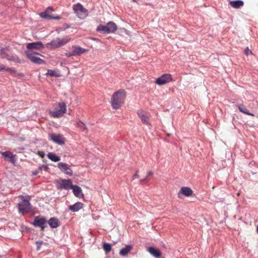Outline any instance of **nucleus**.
Instances as JSON below:
<instances>
[{"label": "nucleus", "mask_w": 258, "mask_h": 258, "mask_svg": "<svg viewBox=\"0 0 258 258\" xmlns=\"http://www.w3.org/2000/svg\"><path fill=\"white\" fill-rule=\"evenodd\" d=\"M126 98V93L124 90H119L114 92L111 96V104L114 109H119L123 103Z\"/></svg>", "instance_id": "1"}, {"label": "nucleus", "mask_w": 258, "mask_h": 258, "mask_svg": "<svg viewBox=\"0 0 258 258\" xmlns=\"http://www.w3.org/2000/svg\"><path fill=\"white\" fill-rule=\"evenodd\" d=\"M70 41L69 38L60 39L56 38L52 40L50 42H48L46 44V46L48 49L53 50L59 48L66 44Z\"/></svg>", "instance_id": "2"}, {"label": "nucleus", "mask_w": 258, "mask_h": 258, "mask_svg": "<svg viewBox=\"0 0 258 258\" xmlns=\"http://www.w3.org/2000/svg\"><path fill=\"white\" fill-rule=\"evenodd\" d=\"M20 197L21 198L22 201L18 204V208L19 213L23 214L31 210V204L30 203V198L24 199L23 196H21Z\"/></svg>", "instance_id": "3"}, {"label": "nucleus", "mask_w": 258, "mask_h": 258, "mask_svg": "<svg viewBox=\"0 0 258 258\" xmlns=\"http://www.w3.org/2000/svg\"><path fill=\"white\" fill-rule=\"evenodd\" d=\"M25 53L28 58L33 63L38 64L45 63L44 60L36 56V54L40 55L39 53L34 52L33 50H25Z\"/></svg>", "instance_id": "4"}, {"label": "nucleus", "mask_w": 258, "mask_h": 258, "mask_svg": "<svg viewBox=\"0 0 258 258\" xmlns=\"http://www.w3.org/2000/svg\"><path fill=\"white\" fill-rule=\"evenodd\" d=\"M58 109L56 108L54 110L50 111V114L56 118H58L62 116L63 114L66 112V104L64 102H59L58 103Z\"/></svg>", "instance_id": "5"}, {"label": "nucleus", "mask_w": 258, "mask_h": 258, "mask_svg": "<svg viewBox=\"0 0 258 258\" xmlns=\"http://www.w3.org/2000/svg\"><path fill=\"white\" fill-rule=\"evenodd\" d=\"M73 10L80 19H84L88 15V11L80 3L74 5L73 6Z\"/></svg>", "instance_id": "6"}, {"label": "nucleus", "mask_w": 258, "mask_h": 258, "mask_svg": "<svg viewBox=\"0 0 258 258\" xmlns=\"http://www.w3.org/2000/svg\"><path fill=\"white\" fill-rule=\"evenodd\" d=\"M56 187L58 189L68 190L73 186L71 179H60L56 181Z\"/></svg>", "instance_id": "7"}, {"label": "nucleus", "mask_w": 258, "mask_h": 258, "mask_svg": "<svg viewBox=\"0 0 258 258\" xmlns=\"http://www.w3.org/2000/svg\"><path fill=\"white\" fill-rule=\"evenodd\" d=\"M32 224L34 226L40 228L42 230L47 227V223L46 218L41 216H37L35 217L32 223Z\"/></svg>", "instance_id": "8"}, {"label": "nucleus", "mask_w": 258, "mask_h": 258, "mask_svg": "<svg viewBox=\"0 0 258 258\" xmlns=\"http://www.w3.org/2000/svg\"><path fill=\"white\" fill-rule=\"evenodd\" d=\"M172 81V76L170 74H164L156 79L155 83L158 85H163Z\"/></svg>", "instance_id": "9"}, {"label": "nucleus", "mask_w": 258, "mask_h": 258, "mask_svg": "<svg viewBox=\"0 0 258 258\" xmlns=\"http://www.w3.org/2000/svg\"><path fill=\"white\" fill-rule=\"evenodd\" d=\"M50 139L54 143L60 145L65 143V138L60 134H51L49 135Z\"/></svg>", "instance_id": "10"}, {"label": "nucleus", "mask_w": 258, "mask_h": 258, "mask_svg": "<svg viewBox=\"0 0 258 258\" xmlns=\"http://www.w3.org/2000/svg\"><path fill=\"white\" fill-rule=\"evenodd\" d=\"M2 155L5 161L11 163L15 164L17 161L16 155L13 154L10 151H5L2 152Z\"/></svg>", "instance_id": "11"}, {"label": "nucleus", "mask_w": 258, "mask_h": 258, "mask_svg": "<svg viewBox=\"0 0 258 258\" xmlns=\"http://www.w3.org/2000/svg\"><path fill=\"white\" fill-rule=\"evenodd\" d=\"M58 167L60 170L64 172L65 174L72 176L73 175V171L70 166L67 164L63 162H59L58 163Z\"/></svg>", "instance_id": "12"}, {"label": "nucleus", "mask_w": 258, "mask_h": 258, "mask_svg": "<svg viewBox=\"0 0 258 258\" xmlns=\"http://www.w3.org/2000/svg\"><path fill=\"white\" fill-rule=\"evenodd\" d=\"M193 194L192 190L189 187L182 186L178 191L177 195L178 197L182 199L181 196L183 195L185 197H189Z\"/></svg>", "instance_id": "13"}, {"label": "nucleus", "mask_w": 258, "mask_h": 258, "mask_svg": "<svg viewBox=\"0 0 258 258\" xmlns=\"http://www.w3.org/2000/svg\"><path fill=\"white\" fill-rule=\"evenodd\" d=\"M43 48L44 45L41 41L29 43L27 45L28 50H32V49L41 50Z\"/></svg>", "instance_id": "14"}, {"label": "nucleus", "mask_w": 258, "mask_h": 258, "mask_svg": "<svg viewBox=\"0 0 258 258\" xmlns=\"http://www.w3.org/2000/svg\"><path fill=\"white\" fill-rule=\"evenodd\" d=\"M84 204L80 202H76L72 205L68 207V209L72 212H77L83 208Z\"/></svg>", "instance_id": "15"}, {"label": "nucleus", "mask_w": 258, "mask_h": 258, "mask_svg": "<svg viewBox=\"0 0 258 258\" xmlns=\"http://www.w3.org/2000/svg\"><path fill=\"white\" fill-rule=\"evenodd\" d=\"M71 189H73L74 195L78 198H82L84 197V195L82 193V190L81 188L77 185H73Z\"/></svg>", "instance_id": "16"}, {"label": "nucleus", "mask_w": 258, "mask_h": 258, "mask_svg": "<svg viewBox=\"0 0 258 258\" xmlns=\"http://www.w3.org/2000/svg\"><path fill=\"white\" fill-rule=\"evenodd\" d=\"M47 224L49 225L50 228L54 229L59 226V221L58 219L55 217L50 218L48 221Z\"/></svg>", "instance_id": "17"}, {"label": "nucleus", "mask_w": 258, "mask_h": 258, "mask_svg": "<svg viewBox=\"0 0 258 258\" xmlns=\"http://www.w3.org/2000/svg\"><path fill=\"white\" fill-rule=\"evenodd\" d=\"M148 251L151 254L156 258H159L161 255V252L160 250L158 248L153 246L149 247Z\"/></svg>", "instance_id": "18"}, {"label": "nucleus", "mask_w": 258, "mask_h": 258, "mask_svg": "<svg viewBox=\"0 0 258 258\" xmlns=\"http://www.w3.org/2000/svg\"><path fill=\"white\" fill-rule=\"evenodd\" d=\"M72 49L75 56L80 55L87 51V49L77 45L73 46Z\"/></svg>", "instance_id": "19"}, {"label": "nucleus", "mask_w": 258, "mask_h": 258, "mask_svg": "<svg viewBox=\"0 0 258 258\" xmlns=\"http://www.w3.org/2000/svg\"><path fill=\"white\" fill-rule=\"evenodd\" d=\"M8 60L19 63L24 62L23 59H21L17 55L14 53H10Z\"/></svg>", "instance_id": "20"}, {"label": "nucleus", "mask_w": 258, "mask_h": 258, "mask_svg": "<svg viewBox=\"0 0 258 258\" xmlns=\"http://www.w3.org/2000/svg\"><path fill=\"white\" fill-rule=\"evenodd\" d=\"M229 4L233 8L239 9L243 6L244 2L242 0H235L230 1Z\"/></svg>", "instance_id": "21"}, {"label": "nucleus", "mask_w": 258, "mask_h": 258, "mask_svg": "<svg viewBox=\"0 0 258 258\" xmlns=\"http://www.w3.org/2000/svg\"><path fill=\"white\" fill-rule=\"evenodd\" d=\"M75 125L77 127L79 128L82 132H84L85 133H88V130L87 128L86 125L82 121L79 120V121L75 123Z\"/></svg>", "instance_id": "22"}, {"label": "nucleus", "mask_w": 258, "mask_h": 258, "mask_svg": "<svg viewBox=\"0 0 258 258\" xmlns=\"http://www.w3.org/2000/svg\"><path fill=\"white\" fill-rule=\"evenodd\" d=\"M107 27L108 28L109 33L115 32L117 29V25L114 22L112 21H110L108 22L107 23Z\"/></svg>", "instance_id": "23"}, {"label": "nucleus", "mask_w": 258, "mask_h": 258, "mask_svg": "<svg viewBox=\"0 0 258 258\" xmlns=\"http://www.w3.org/2000/svg\"><path fill=\"white\" fill-rule=\"evenodd\" d=\"M108 28L106 25L102 24L99 25L96 29V31L98 32H102L104 34H109Z\"/></svg>", "instance_id": "24"}, {"label": "nucleus", "mask_w": 258, "mask_h": 258, "mask_svg": "<svg viewBox=\"0 0 258 258\" xmlns=\"http://www.w3.org/2000/svg\"><path fill=\"white\" fill-rule=\"evenodd\" d=\"M133 246L131 245H127L125 247L122 248L119 252L121 255H126L132 249Z\"/></svg>", "instance_id": "25"}, {"label": "nucleus", "mask_w": 258, "mask_h": 258, "mask_svg": "<svg viewBox=\"0 0 258 258\" xmlns=\"http://www.w3.org/2000/svg\"><path fill=\"white\" fill-rule=\"evenodd\" d=\"M47 157L49 159L53 162H58L60 160L59 156H57L56 154L53 153H49L47 154Z\"/></svg>", "instance_id": "26"}, {"label": "nucleus", "mask_w": 258, "mask_h": 258, "mask_svg": "<svg viewBox=\"0 0 258 258\" xmlns=\"http://www.w3.org/2000/svg\"><path fill=\"white\" fill-rule=\"evenodd\" d=\"M238 109L240 112H241L245 114L251 115V116H254V114L252 113L249 112V111L246 109V108L243 104H240L238 105Z\"/></svg>", "instance_id": "27"}, {"label": "nucleus", "mask_w": 258, "mask_h": 258, "mask_svg": "<svg viewBox=\"0 0 258 258\" xmlns=\"http://www.w3.org/2000/svg\"><path fill=\"white\" fill-rule=\"evenodd\" d=\"M6 71L10 73V74L15 77L21 76L22 74L21 73L17 72L14 69L12 68H5Z\"/></svg>", "instance_id": "28"}, {"label": "nucleus", "mask_w": 258, "mask_h": 258, "mask_svg": "<svg viewBox=\"0 0 258 258\" xmlns=\"http://www.w3.org/2000/svg\"><path fill=\"white\" fill-rule=\"evenodd\" d=\"M40 16L46 20L54 19V16L48 14L46 11L41 13L40 14Z\"/></svg>", "instance_id": "29"}, {"label": "nucleus", "mask_w": 258, "mask_h": 258, "mask_svg": "<svg viewBox=\"0 0 258 258\" xmlns=\"http://www.w3.org/2000/svg\"><path fill=\"white\" fill-rule=\"evenodd\" d=\"M46 75L47 76H50L51 77H58L60 75L59 74L56 73L54 70L49 69L47 70V73H46Z\"/></svg>", "instance_id": "30"}, {"label": "nucleus", "mask_w": 258, "mask_h": 258, "mask_svg": "<svg viewBox=\"0 0 258 258\" xmlns=\"http://www.w3.org/2000/svg\"><path fill=\"white\" fill-rule=\"evenodd\" d=\"M103 247L106 252H109L111 251L112 247L110 243H104Z\"/></svg>", "instance_id": "31"}, {"label": "nucleus", "mask_w": 258, "mask_h": 258, "mask_svg": "<svg viewBox=\"0 0 258 258\" xmlns=\"http://www.w3.org/2000/svg\"><path fill=\"white\" fill-rule=\"evenodd\" d=\"M149 116L146 114L144 116L142 115V117L140 118L142 122L146 125H150V123L149 122Z\"/></svg>", "instance_id": "32"}, {"label": "nucleus", "mask_w": 258, "mask_h": 258, "mask_svg": "<svg viewBox=\"0 0 258 258\" xmlns=\"http://www.w3.org/2000/svg\"><path fill=\"white\" fill-rule=\"evenodd\" d=\"M9 54H10L7 53L5 51V49H1V52H0V55H1L2 58H7L8 59V57H9Z\"/></svg>", "instance_id": "33"}, {"label": "nucleus", "mask_w": 258, "mask_h": 258, "mask_svg": "<svg viewBox=\"0 0 258 258\" xmlns=\"http://www.w3.org/2000/svg\"><path fill=\"white\" fill-rule=\"evenodd\" d=\"M37 248L36 249L38 250L40 248L42 244H43V241L42 240H37L36 241Z\"/></svg>", "instance_id": "34"}, {"label": "nucleus", "mask_w": 258, "mask_h": 258, "mask_svg": "<svg viewBox=\"0 0 258 258\" xmlns=\"http://www.w3.org/2000/svg\"><path fill=\"white\" fill-rule=\"evenodd\" d=\"M65 55L68 57H70L73 56H75L73 50H72V51L66 52L65 53Z\"/></svg>", "instance_id": "35"}, {"label": "nucleus", "mask_w": 258, "mask_h": 258, "mask_svg": "<svg viewBox=\"0 0 258 258\" xmlns=\"http://www.w3.org/2000/svg\"><path fill=\"white\" fill-rule=\"evenodd\" d=\"M244 52L246 55H249L250 54H252V51L247 47L244 51Z\"/></svg>", "instance_id": "36"}, {"label": "nucleus", "mask_w": 258, "mask_h": 258, "mask_svg": "<svg viewBox=\"0 0 258 258\" xmlns=\"http://www.w3.org/2000/svg\"><path fill=\"white\" fill-rule=\"evenodd\" d=\"M37 154L42 158L44 157L45 156V153L42 151H38L37 152Z\"/></svg>", "instance_id": "37"}, {"label": "nucleus", "mask_w": 258, "mask_h": 258, "mask_svg": "<svg viewBox=\"0 0 258 258\" xmlns=\"http://www.w3.org/2000/svg\"><path fill=\"white\" fill-rule=\"evenodd\" d=\"M148 179H147V177H146L145 178L143 179H141L140 180V183L141 184H143L146 181H147Z\"/></svg>", "instance_id": "38"}, {"label": "nucleus", "mask_w": 258, "mask_h": 258, "mask_svg": "<svg viewBox=\"0 0 258 258\" xmlns=\"http://www.w3.org/2000/svg\"><path fill=\"white\" fill-rule=\"evenodd\" d=\"M138 115L139 116L140 118H141L143 116H144L145 115L144 112L143 110H139L138 111Z\"/></svg>", "instance_id": "39"}, {"label": "nucleus", "mask_w": 258, "mask_h": 258, "mask_svg": "<svg viewBox=\"0 0 258 258\" xmlns=\"http://www.w3.org/2000/svg\"><path fill=\"white\" fill-rule=\"evenodd\" d=\"M153 172H152V171H149L147 173V175L146 177H147V179H149V177L150 176H153Z\"/></svg>", "instance_id": "40"}, {"label": "nucleus", "mask_w": 258, "mask_h": 258, "mask_svg": "<svg viewBox=\"0 0 258 258\" xmlns=\"http://www.w3.org/2000/svg\"><path fill=\"white\" fill-rule=\"evenodd\" d=\"M41 167H39V168H38V169L37 170H36L35 172H33V174H34V175H36V174H37L39 173V172L40 171H41Z\"/></svg>", "instance_id": "41"}, {"label": "nucleus", "mask_w": 258, "mask_h": 258, "mask_svg": "<svg viewBox=\"0 0 258 258\" xmlns=\"http://www.w3.org/2000/svg\"><path fill=\"white\" fill-rule=\"evenodd\" d=\"M139 174H138V171H137L135 174L133 175V179H134L135 178H139Z\"/></svg>", "instance_id": "42"}, {"label": "nucleus", "mask_w": 258, "mask_h": 258, "mask_svg": "<svg viewBox=\"0 0 258 258\" xmlns=\"http://www.w3.org/2000/svg\"><path fill=\"white\" fill-rule=\"evenodd\" d=\"M6 67L5 65L0 63V71L5 70Z\"/></svg>", "instance_id": "43"}, {"label": "nucleus", "mask_w": 258, "mask_h": 258, "mask_svg": "<svg viewBox=\"0 0 258 258\" xmlns=\"http://www.w3.org/2000/svg\"><path fill=\"white\" fill-rule=\"evenodd\" d=\"M60 19V17L59 16H54V19L55 20H59Z\"/></svg>", "instance_id": "44"}, {"label": "nucleus", "mask_w": 258, "mask_h": 258, "mask_svg": "<svg viewBox=\"0 0 258 258\" xmlns=\"http://www.w3.org/2000/svg\"><path fill=\"white\" fill-rule=\"evenodd\" d=\"M47 9V10H50L52 11H53V9L52 7H48Z\"/></svg>", "instance_id": "45"}, {"label": "nucleus", "mask_w": 258, "mask_h": 258, "mask_svg": "<svg viewBox=\"0 0 258 258\" xmlns=\"http://www.w3.org/2000/svg\"><path fill=\"white\" fill-rule=\"evenodd\" d=\"M69 27V26L68 25H66V27L63 29V30L66 29L67 28H68Z\"/></svg>", "instance_id": "46"}, {"label": "nucleus", "mask_w": 258, "mask_h": 258, "mask_svg": "<svg viewBox=\"0 0 258 258\" xmlns=\"http://www.w3.org/2000/svg\"><path fill=\"white\" fill-rule=\"evenodd\" d=\"M69 27V26L68 25H66V27L63 29V30L66 29L67 28H68Z\"/></svg>", "instance_id": "47"}, {"label": "nucleus", "mask_w": 258, "mask_h": 258, "mask_svg": "<svg viewBox=\"0 0 258 258\" xmlns=\"http://www.w3.org/2000/svg\"><path fill=\"white\" fill-rule=\"evenodd\" d=\"M256 230H257V232L258 233V225H257V226Z\"/></svg>", "instance_id": "48"}, {"label": "nucleus", "mask_w": 258, "mask_h": 258, "mask_svg": "<svg viewBox=\"0 0 258 258\" xmlns=\"http://www.w3.org/2000/svg\"><path fill=\"white\" fill-rule=\"evenodd\" d=\"M133 1H135V2H136V0H133Z\"/></svg>", "instance_id": "49"}]
</instances>
